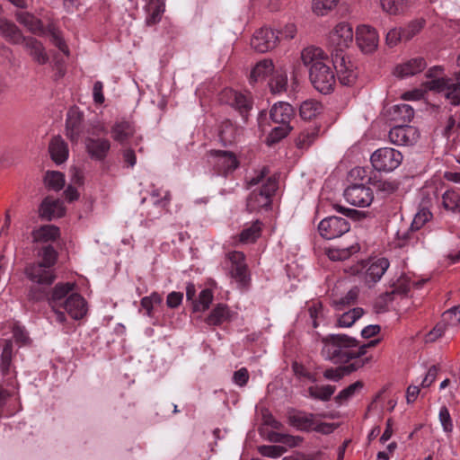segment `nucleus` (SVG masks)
<instances>
[{"instance_id":"3","label":"nucleus","mask_w":460,"mask_h":460,"mask_svg":"<svg viewBox=\"0 0 460 460\" xmlns=\"http://www.w3.org/2000/svg\"><path fill=\"white\" fill-rule=\"evenodd\" d=\"M269 172L263 168L256 176L249 181V186L261 184L259 190H253L247 200V207L251 210L270 206L271 197L278 189V181L274 177H267Z\"/></svg>"},{"instance_id":"57","label":"nucleus","mask_w":460,"mask_h":460,"mask_svg":"<svg viewBox=\"0 0 460 460\" xmlns=\"http://www.w3.org/2000/svg\"><path fill=\"white\" fill-rule=\"evenodd\" d=\"M287 451L283 446L271 445L261 446L259 447V452L263 456L277 458L281 456Z\"/></svg>"},{"instance_id":"61","label":"nucleus","mask_w":460,"mask_h":460,"mask_svg":"<svg viewBox=\"0 0 460 460\" xmlns=\"http://www.w3.org/2000/svg\"><path fill=\"white\" fill-rule=\"evenodd\" d=\"M386 44L389 47L396 46L400 41L404 40L403 31L402 28H394L386 34Z\"/></svg>"},{"instance_id":"19","label":"nucleus","mask_w":460,"mask_h":460,"mask_svg":"<svg viewBox=\"0 0 460 460\" xmlns=\"http://www.w3.org/2000/svg\"><path fill=\"white\" fill-rule=\"evenodd\" d=\"M390 262L386 258H378L372 261L366 269L364 274V281L367 286L371 288L376 282H378L385 272L388 270Z\"/></svg>"},{"instance_id":"33","label":"nucleus","mask_w":460,"mask_h":460,"mask_svg":"<svg viewBox=\"0 0 460 460\" xmlns=\"http://www.w3.org/2000/svg\"><path fill=\"white\" fill-rule=\"evenodd\" d=\"M289 424L300 430H309L314 429V420L312 414L302 411H291L288 414Z\"/></svg>"},{"instance_id":"31","label":"nucleus","mask_w":460,"mask_h":460,"mask_svg":"<svg viewBox=\"0 0 460 460\" xmlns=\"http://www.w3.org/2000/svg\"><path fill=\"white\" fill-rule=\"evenodd\" d=\"M440 70L441 69L439 66H434L427 72L426 75L429 79L423 84V86L426 90L438 93H446L450 80L443 77H435V74Z\"/></svg>"},{"instance_id":"58","label":"nucleus","mask_w":460,"mask_h":460,"mask_svg":"<svg viewBox=\"0 0 460 460\" xmlns=\"http://www.w3.org/2000/svg\"><path fill=\"white\" fill-rule=\"evenodd\" d=\"M42 261L40 263L48 264V266L53 268L57 261V252L51 245H45L40 251Z\"/></svg>"},{"instance_id":"47","label":"nucleus","mask_w":460,"mask_h":460,"mask_svg":"<svg viewBox=\"0 0 460 460\" xmlns=\"http://www.w3.org/2000/svg\"><path fill=\"white\" fill-rule=\"evenodd\" d=\"M443 207L452 212L460 211V194L455 190H447L442 196Z\"/></svg>"},{"instance_id":"34","label":"nucleus","mask_w":460,"mask_h":460,"mask_svg":"<svg viewBox=\"0 0 460 460\" xmlns=\"http://www.w3.org/2000/svg\"><path fill=\"white\" fill-rule=\"evenodd\" d=\"M274 73V65L271 59H262L259 61L251 72L250 81L252 83L262 81L268 75Z\"/></svg>"},{"instance_id":"26","label":"nucleus","mask_w":460,"mask_h":460,"mask_svg":"<svg viewBox=\"0 0 460 460\" xmlns=\"http://www.w3.org/2000/svg\"><path fill=\"white\" fill-rule=\"evenodd\" d=\"M49 151L51 159L58 164L66 162L68 158V146L65 140L60 136L53 137L49 146Z\"/></svg>"},{"instance_id":"25","label":"nucleus","mask_w":460,"mask_h":460,"mask_svg":"<svg viewBox=\"0 0 460 460\" xmlns=\"http://www.w3.org/2000/svg\"><path fill=\"white\" fill-rule=\"evenodd\" d=\"M241 133V128L236 127L230 119L224 120L218 128V138L223 146L234 144Z\"/></svg>"},{"instance_id":"2","label":"nucleus","mask_w":460,"mask_h":460,"mask_svg":"<svg viewBox=\"0 0 460 460\" xmlns=\"http://www.w3.org/2000/svg\"><path fill=\"white\" fill-rule=\"evenodd\" d=\"M301 61L308 68L309 79L318 92L328 94L334 90V58L331 59L322 49L310 46L301 51Z\"/></svg>"},{"instance_id":"17","label":"nucleus","mask_w":460,"mask_h":460,"mask_svg":"<svg viewBox=\"0 0 460 460\" xmlns=\"http://www.w3.org/2000/svg\"><path fill=\"white\" fill-rule=\"evenodd\" d=\"M26 275L31 281L46 285H50L56 278L53 268L40 262L29 265Z\"/></svg>"},{"instance_id":"46","label":"nucleus","mask_w":460,"mask_h":460,"mask_svg":"<svg viewBox=\"0 0 460 460\" xmlns=\"http://www.w3.org/2000/svg\"><path fill=\"white\" fill-rule=\"evenodd\" d=\"M336 388L333 385H314L310 386L308 389V393L311 397L314 399H319L322 401H328L331 399L332 395L334 394Z\"/></svg>"},{"instance_id":"20","label":"nucleus","mask_w":460,"mask_h":460,"mask_svg":"<svg viewBox=\"0 0 460 460\" xmlns=\"http://www.w3.org/2000/svg\"><path fill=\"white\" fill-rule=\"evenodd\" d=\"M295 116V111L293 107L284 102L275 103L270 111V119L280 126L289 125L290 120Z\"/></svg>"},{"instance_id":"35","label":"nucleus","mask_w":460,"mask_h":460,"mask_svg":"<svg viewBox=\"0 0 460 460\" xmlns=\"http://www.w3.org/2000/svg\"><path fill=\"white\" fill-rule=\"evenodd\" d=\"M13 358V342L5 340L0 344V370L6 376L10 372Z\"/></svg>"},{"instance_id":"59","label":"nucleus","mask_w":460,"mask_h":460,"mask_svg":"<svg viewBox=\"0 0 460 460\" xmlns=\"http://www.w3.org/2000/svg\"><path fill=\"white\" fill-rule=\"evenodd\" d=\"M358 296V289L357 288H351L343 297L335 301V305L338 310H341L345 305H350L356 303Z\"/></svg>"},{"instance_id":"49","label":"nucleus","mask_w":460,"mask_h":460,"mask_svg":"<svg viewBox=\"0 0 460 460\" xmlns=\"http://www.w3.org/2000/svg\"><path fill=\"white\" fill-rule=\"evenodd\" d=\"M44 180L46 185L54 190H59L65 185V176L60 172L49 171L47 172Z\"/></svg>"},{"instance_id":"1","label":"nucleus","mask_w":460,"mask_h":460,"mask_svg":"<svg viewBox=\"0 0 460 460\" xmlns=\"http://www.w3.org/2000/svg\"><path fill=\"white\" fill-rule=\"evenodd\" d=\"M323 344L322 349L323 357L333 364L348 365L359 360L363 367L368 363L370 358L364 357L368 348L376 346L379 339L370 341L367 343L360 344L355 338L346 334H329L322 338Z\"/></svg>"},{"instance_id":"39","label":"nucleus","mask_w":460,"mask_h":460,"mask_svg":"<svg viewBox=\"0 0 460 460\" xmlns=\"http://www.w3.org/2000/svg\"><path fill=\"white\" fill-rule=\"evenodd\" d=\"M364 387V383L360 380L349 385L342 389L335 397L336 403L341 405L349 402L356 394L359 393Z\"/></svg>"},{"instance_id":"27","label":"nucleus","mask_w":460,"mask_h":460,"mask_svg":"<svg viewBox=\"0 0 460 460\" xmlns=\"http://www.w3.org/2000/svg\"><path fill=\"white\" fill-rule=\"evenodd\" d=\"M231 319L232 313L229 307L225 304H217L206 318V323L210 326H219L230 322Z\"/></svg>"},{"instance_id":"12","label":"nucleus","mask_w":460,"mask_h":460,"mask_svg":"<svg viewBox=\"0 0 460 460\" xmlns=\"http://www.w3.org/2000/svg\"><path fill=\"white\" fill-rule=\"evenodd\" d=\"M336 76L342 85H352L358 77V71L350 60L344 55L333 54Z\"/></svg>"},{"instance_id":"43","label":"nucleus","mask_w":460,"mask_h":460,"mask_svg":"<svg viewBox=\"0 0 460 460\" xmlns=\"http://www.w3.org/2000/svg\"><path fill=\"white\" fill-rule=\"evenodd\" d=\"M340 0H313L311 9L317 16L327 15L339 4Z\"/></svg>"},{"instance_id":"44","label":"nucleus","mask_w":460,"mask_h":460,"mask_svg":"<svg viewBox=\"0 0 460 460\" xmlns=\"http://www.w3.org/2000/svg\"><path fill=\"white\" fill-rule=\"evenodd\" d=\"M363 309L355 307L343 313L337 320V326L350 327L352 324L363 315Z\"/></svg>"},{"instance_id":"21","label":"nucleus","mask_w":460,"mask_h":460,"mask_svg":"<svg viewBox=\"0 0 460 460\" xmlns=\"http://www.w3.org/2000/svg\"><path fill=\"white\" fill-rule=\"evenodd\" d=\"M83 115L75 109L67 112L66 135L73 143H77L82 133Z\"/></svg>"},{"instance_id":"50","label":"nucleus","mask_w":460,"mask_h":460,"mask_svg":"<svg viewBox=\"0 0 460 460\" xmlns=\"http://www.w3.org/2000/svg\"><path fill=\"white\" fill-rule=\"evenodd\" d=\"M292 127L290 125L278 126L271 129L270 134L266 138V143L268 146H273L276 143L279 142L281 139L286 137Z\"/></svg>"},{"instance_id":"30","label":"nucleus","mask_w":460,"mask_h":460,"mask_svg":"<svg viewBox=\"0 0 460 460\" xmlns=\"http://www.w3.org/2000/svg\"><path fill=\"white\" fill-rule=\"evenodd\" d=\"M146 2V22L148 26L155 25L161 21L162 15L165 10L164 0H145Z\"/></svg>"},{"instance_id":"16","label":"nucleus","mask_w":460,"mask_h":460,"mask_svg":"<svg viewBox=\"0 0 460 460\" xmlns=\"http://www.w3.org/2000/svg\"><path fill=\"white\" fill-rule=\"evenodd\" d=\"M279 41L276 31L269 28L258 30L251 40V46L256 51L264 53L273 49Z\"/></svg>"},{"instance_id":"13","label":"nucleus","mask_w":460,"mask_h":460,"mask_svg":"<svg viewBox=\"0 0 460 460\" xmlns=\"http://www.w3.org/2000/svg\"><path fill=\"white\" fill-rule=\"evenodd\" d=\"M85 150L92 160L102 162L105 160L111 150V141L98 137L94 132L84 141Z\"/></svg>"},{"instance_id":"51","label":"nucleus","mask_w":460,"mask_h":460,"mask_svg":"<svg viewBox=\"0 0 460 460\" xmlns=\"http://www.w3.org/2000/svg\"><path fill=\"white\" fill-rule=\"evenodd\" d=\"M272 75L273 76L269 83L271 92L273 93H279L285 92L288 86L287 74L276 71Z\"/></svg>"},{"instance_id":"7","label":"nucleus","mask_w":460,"mask_h":460,"mask_svg":"<svg viewBox=\"0 0 460 460\" xmlns=\"http://www.w3.org/2000/svg\"><path fill=\"white\" fill-rule=\"evenodd\" d=\"M75 284L71 282L58 283L49 298V304L53 308L54 321L58 323L65 325L67 322L66 316L64 312L59 308L64 305V302L71 293H74Z\"/></svg>"},{"instance_id":"9","label":"nucleus","mask_w":460,"mask_h":460,"mask_svg":"<svg viewBox=\"0 0 460 460\" xmlns=\"http://www.w3.org/2000/svg\"><path fill=\"white\" fill-rule=\"evenodd\" d=\"M353 41L352 27L347 22L338 23L329 34V44L334 48V54L343 55L342 52Z\"/></svg>"},{"instance_id":"6","label":"nucleus","mask_w":460,"mask_h":460,"mask_svg":"<svg viewBox=\"0 0 460 460\" xmlns=\"http://www.w3.org/2000/svg\"><path fill=\"white\" fill-rule=\"evenodd\" d=\"M220 101L233 107L246 122L252 109V98L250 93H240L233 89H224L220 93Z\"/></svg>"},{"instance_id":"36","label":"nucleus","mask_w":460,"mask_h":460,"mask_svg":"<svg viewBox=\"0 0 460 460\" xmlns=\"http://www.w3.org/2000/svg\"><path fill=\"white\" fill-rule=\"evenodd\" d=\"M26 47L30 50L31 56L39 64H45L49 60V57L45 52L42 44L34 38H29L25 40Z\"/></svg>"},{"instance_id":"22","label":"nucleus","mask_w":460,"mask_h":460,"mask_svg":"<svg viewBox=\"0 0 460 460\" xmlns=\"http://www.w3.org/2000/svg\"><path fill=\"white\" fill-rule=\"evenodd\" d=\"M426 66L427 64L423 58H414L396 66L394 75L400 78L411 76L423 71Z\"/></svg>"},{"instance_id":"23","label":"nucleus","mask_w":460,"mask_h":460,"mask_svg":"<svg viewBox=\"0 0 460 460\" xmlns=\"http://www.w3.org/2000/svg\"><path fill=\"white\" fill-rule=\"evenodd\" d=\"M64 215L62 202L58 199L47 197L40 207V216L47 220L54 217H60Z\"/></svg>"},{"instance_id":"42","label":"nucleus","mask_w":460,"mask_h":460,"mask_svg":"<svg viewBox=\"0 0 460 460\" xmlns=\"http://www.w3.org/2000/svg\"><path fill=\"white\" fill-rule=\"evenodd\" d=\"M320 128L310 127L302 131L296 138V146L300 149L308 148L317 138Z\"/></svg>"},{"instance_id":"53","label":"nucleus","mask_w":460,"mask_h":460,"mask_svg":"<svg viewBox=\"0 0 460 460\" xmlns=\"http://www.w3.org/2000/svg\"><path fill=\"white\" fill-rule=\"evenodd\" d=\"M359 251L358 244H352L347 248L332 249L329 252V258L332 261H343Z\"/></svg>"},{"instance_id":"15","label":"nucleus","mask_w":460,"mask_h":460,"mask_svg":"<svg viewBox=\"0 0 460 460\" xmlns=\"http://www.w3.org/2000/svg\"><path fill=\"white\" fill-rule=\"evenodd\" d=\"M356 42L362 52L371 53L378 46V33L375 28L369 25H360L356 31Z\"/></svg>"},{"instance_id":"14","label":"nucleus","mask_w":460,"mask_h":460,"mask_svg":"<svg viewBox=\"0 0 460 460\" xmlns=\"http://www.w3.org/2000/svg\"><path fill=\"white\" fill-rule=\"evenodd\" d=\"M344 198L349 204L356 207H367L374 199L371 188L364 184H353L344 190Z\"/></svg>"},{"instance_id":"4","label":"nucleus","mask_w":460,"mask_h":460,"mask_svg":"<svg viewBox=\"0 0 460 460\" xmlns=\"http://www.w3.org/2000/svg\"><path fill=\"white\" fill-rule=\"evenodd\" d=\"M208 162L217 175L225 177L239 166L235 154L227 150H210L208 153Z\"/></svg>"},{"instance_id":"55","label":"nucleus","mask_w":460,"mask_h":460,"mask_svg":"<svg viewBox=\"0 0 460 460\" xmlns=\"http://www.w3.org/2000/svg\"><path fill=\"white\" fill-rule=\"evenodd\" d=\"M17 20L32 32H36L41 29L40 20L31 13H21L17 15Z\"/></svg>"},{"instance_id":"41","label":"nucleus","mask_w":460,"mask_h":460,"mask_svg":"<svg viewBox=\"0 0 460 460\" xmlns=\"http://www.w3.org/2000/svg\"><path fill=\"white\" fill-rule=\"evenodd\" d=\"M261 233V223L256 220L243 229L239 235V241L245 243H253L260 237Z\"/></svg>"},{"instance_id":"8","label":"nucleus","mask_w":460,"mask_h":460,"mask_svg":"<svg viewBox=\"0 0 460 460\" xmlns=\"http://www.w3.org/2000/svg\"><path fill=\"white\" fill-rule=\"evenodd\" d=\"M350 229L349 221L341 217H328L318 225V231L322 237L331 240L341 237Z\"/></svg>"},{"instance_id":"28","label":"nucleus","mask_w":460,"mask_h":460,"mask_svg":"<svg viewBox=\"0 0 460 460\" xmlns=\"http://www.w3.org/2000/svg\"><path fill=\"white\" fill-rule=\"evenodd\" d=\"M0 33L6 40L13 44H19L25 40L19 28L4 17H0Z\"/></svg>"},{"instance_id":"37","label":"nucleus","mask_w":460,"mask_h":460,"mask_svg":"<svg viewBox=\"0 0 460 460\" xmlns=\"http://www.w3.org/2000/svg\"><path fill=\"white\" fill-rule=\"evenodd\" d=\"M380 5L384 12L391 15L404 13L410 5L409 0H380Z\"/></svg>"},{"instance_id":"5","label":"nucleus","mask_w":460,"mask_h":460,"mask_svg":"<svg viewBox=\"0 0 460 460\" xmlns=\"http://www.w3.org/2000/svg\"><path fill=\"white\" fill-rule=\"evenodd\" d=\"M402 159L403 155L399 150L382 147L372 154L370 161L376 171L389 172L399 167Z\"/></svg>"},{"instance_id":"63","label":"nucleus","mask_w":460,"mask_h":460,"mask_svg":"<svg viewBox=\"0 0 460 460\" xmlns=\"http://www.w3.org/2000/svg\"><path fill=\"white\" fill-rule=\"evenodd\" d=\"M443 318L445 321H448L451 325L460 323V305L445 312L443 314Z\"/></svg>"},{"instance_id":"29","label":"nucleus","mask_w":460,"mask_h":460,"mask_svg":"<svg viewBox=\"0 0 460 460\" xmlns=\"http://www.w3.org/2000/svg\"><path fill=\"white\" fill-rule=\"evenodd\" d=\"M361 367H363V362L358 360L355 363H349L335 368H327L323 372V376L329 380L340 381L343 376L349 375Z\"/></svg>"},{"instance_id":"40","label":"nucleus","mask_w":460,"mask_h":460,"mask_svg":"<svg viewBox=\"0 0 460 460\" xmlns=\"http://www.w3.org/2000/svg\"><path fill=\"white\" fill-rule=\"evenodd\" d=\"M59 236V228L53 225H46L33 232V237L39 242L55 241Z\"/></svg>"},{"instance_id":"48","label":"nucleus","mask_w":460,"mask_h":460,"mask_svg":"<svg viewBox=\"0 0 460 460\" xmlns=\"http://www.w3.org/2000/svg\"><path fill=\"white\" fill-rule=\"evenodd\" d=\"M308 313L313 321L314 328H317L320 322L325 318L324 308L320 301H312V303L308 305Z\"/></svg>"},{"instance_id":"10","label":"nucleus","mask_w":460,"mask_h":460,"mask_svg":"<svg viewBox=\"0 0 460 460\" xmlns=\"http://www.w3.org/2000/svg\"><path fill=\"white\" fill-rule=\"evenodd\" d=\"M229 262V274L241 286H245L249 280L248 267L245 255L242 252L234 251L227 254Z\"/></svg>"},{"instance_id":"11","label":"nucleus","mask_w":460,"mask_h":460,"mask_svg":"<svg viewBox=\"0 0 460 460\" xmlns=\"http://www.w3.org/2000/svg\"><path fill=\"white\" fill-rule=\"evenodd\" d=\"M388 137L394 145L413 146L420 137V132L415 127L397 124L390 129Z\"/></svg>"},{"instance_id":"64","label":"nucleus","mask_w":460,"mask_h":460,"mask_svg":"<svg viewBox=\"0 0 460 460\" xmlns=\"http://www.w3.org/2000/svg\"><path fill=\"white\" fill-rule=\"evenodd\" d=\"M279 37V35L288 40L293 39L296 34V26L293 22H288L285 24L282 28L277 30L276 33Z\"/></svg>"},{"instance_id":"38","label":"nucleus","mask_w":460,"mask_h":460,"mask_svg":"<svg viewBox=\"0 0 460 460\" xmlns=\"http://www.w3.org/2000/svg\"><path fill=\"white\" fill-rule=\"evenodd\" d=\"M390 287L392 290L386 291L385 296L392 300L393 295H406L410 291L411 281L407 276L402 274L395 281H392Z\"/></svg>"},{"instance_id":"54","label":"nucleus","mask_w":460,"mask_h":460,"mask_svg":"<svg viewBox=\"0 0 460 460\" xmlns=\"http://www.w3.org/2000/svg\"><path fill=\"white\" fill-rule=\"evenodd\" d=\"M426 21L422 18L411 22L406 27L402 28L404 35V41L411 40L425 26Z\"/></svg>"},{"instance_id":"60","label":"nucleus","mask_w":460,"mask_h":460,"mask_svg":"<svg viewBox=\"0 0 460 460\" xmlns=\"http://www.w3.org/2000/svg\"><path fill=\"white\" fill-rule=\"evenodd\" d=\"M447 99L450 101L453 105L460 104V83H449L445 93Z\"/></svg>"},{"instance_id":"45","label":"nucleus","mask_w":460,"mask_h":460,"mask_svg":"<svg viewBox=\"0 0 460 460\" xmlns=\"http://www.w3.org/2000/svg\"><path fill=\"white\" fill-rule=\"evenodd\" d=\"M322 111V105L313 100L304 102L300 106V116L305 120L314 119Z\"/></svg>"},{"instance_id":"18","label":"nucleus","mask_w":460,"mask_h":460,"mask_svg":"<svg viewBox=\"0 0 460 460\" xmlns=\"http://www.w3.org/2000/svg\"><path fill=\"white\" fill-rule=\"evenodd\" d=\"M60 308H64L74 320H80L86 315L87 303L80 294L71 293Z\"/></svg>"},{"instance_id":"32","label":"nucleus","mask_w":460,"mask_h":460,"mask_svg":"<svg viewBox=\"0 0 460 460\" xmlns=\"http://www.w3.org/2000/svg\"><path fill=\"white\" fill-rule=\"evenodd\" d=\"M391 119L398 124L410 122L414 116V110L406 103L395 104L390 111Z\"/></svg>"},{"instance_id":"52","label":"nucleus","mask_w":460,"mask_h":460,"mask_svg":"<svg viewBox=\"0 0 460 460\" xmlns=\"http://www.w3.org/2000/svg\"><path fill=\"white\" fill-rule=\"evenodd\" d=\"M213 300V292L208 289H203L199 295V299L193 303V308L196 312H204L208 309Z\"/></svg>"},{"instance_id":"62","label":"nucleus","mask_w":460,"mask_h":460,"mask_svg":"<svg viewBox=\"0 0 460 460\" xmlns=\"http://www.w3.org/2000/svg\"><path fill=\"white\" fill-rule=\"evenodd\" d=\"M439 420L445 432H451L453 429V423L450 417L448 409L446 406H442L439 410Z\"/></svg>"},{"instance_id":"56","label":"nucleus","mask_w":460,"mask_h":460,"mask_svg":"<svg viewBox=\"0 0 460 460\" xmlns=\"http://www.w3.org/2000/svg\"><path fill=\"white\" fill-rule=\"evenodd\" d=\"M432 217L431 212L427 208L420 209L411 223V230H419L427 222H429Z\"/></svg>"},{"instance_id":"24","label":"nucleus","mask_w":460,"mask_h":460,"mask_svg":"<svg viewBox=\"0 0 460 460\" xmlns=\"http://www.w3.org/2000/svg\"><path fill=\"white\" fill-rule=\"evenodd\" d=\"M112 138L124 146L135 133L134 125L128 120L116 121L111 128Z\"/></svg>"}]
</instances>
